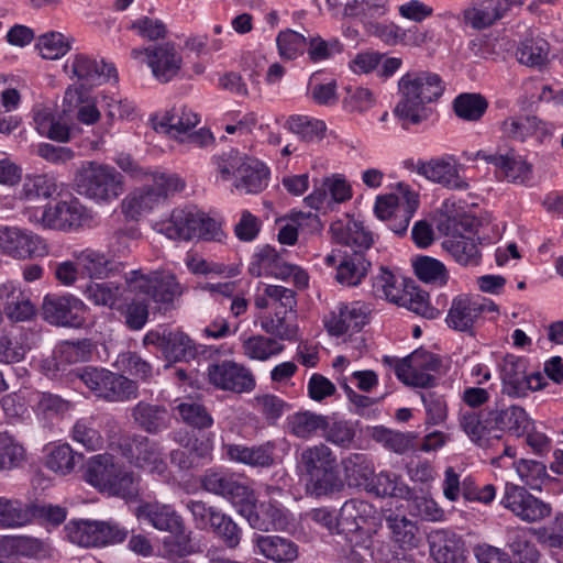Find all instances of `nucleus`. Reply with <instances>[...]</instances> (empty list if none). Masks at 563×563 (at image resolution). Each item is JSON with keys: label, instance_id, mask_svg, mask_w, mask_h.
I'll use <instances>...</instances> for the list:
<instances>
[{"label": "nucleus", "instance_id": "nucleus-7", "mask_svg": "<svg viewBox=\"0 0 563 563\" xmlns=\"http://www.w3.org/2000/svg\"><path fill=\"white\" fill-rule=\"evenodd\" d=\"M79 195L97 203H109L123 192L122 175L112 166L84 162L75 176Z\"/></svg>", "mask_w": 563, "mask_h": 563}, {"label": "nucleus", "instance_id": "nucleus-34", "mask_svg": "<svg viewBox=\"0 0 563 563\" xmlns=\"http://www.w3.org/2000/svg\"><path fill=\"white\" fill-rule=\"evenodd\" d=\"M253 542L257 554L276 563H294L299 555L298 545L279 536L256 534Z\"/></svg>", "mask_w": 563, "mask_h": 563}, {"label": "nucleus", "instance_id": "nucleus-39", "mask_svg": "<svg viewBox=\"0 0 563 563\" xmlns=\"http://www.w3.org/2000/svg\"><path fill=\"white\" fill-rule=\"evenodd\" d=\"M262 330L274 339L295 341L298 336L296 311L276 310L261 318Z\"/></svg>", "mask_w": 563, "mask_h": 563}, {"label": "nucleus", "instance_id": "nucleus-41", "mask_svg": "<svg viewBox=\"0 0 563 563\" xmlns=\"http://www.w3.org/2000/svg\"><path fill=\"white\" fill-rule=\"evenodd\" d=\"M184 286L175 275L154 274L151 299L156 303L159 312L166 313L175 308V300L184 294Z\"/></svg>", "mask_w": 563, "mask_h": 563}, {"label": "nucleus", "instance_id": "nucleus-12", "mask_svg": "<svg viewBox=\"0 0 563 563\" xmlns=\"http://www.w3.org/2000/svg\"><path fill=\"white\" fill-rule=\"evenodd\" d=\"M87 305L73 295H46L42 302V317L49 324L57 327H81Z\"/></svg>", "mask_w": 563, "mask_h": 563}, {"label": "nucleus", "instance_id": "nucleus-36", "mask_svg": "<svg viewBox=\"0 0 563 563\" xmlns=\"http://www.w3.org/2000/svg\"><path fill=\"white\" fill-rule=\"evenodd\" d=\"M82 294L93 305L112 310H122L125 301L123 284L114 282H89Z\"/></svg>", "mask_w": 563, "mask_h": 563}, {"label": "nucleus", "instance_id": "nucleus-40", "mask_svg": "<svg viewBox=\"0 0 563 563\" xmlns=\"http://www.w3.org/2000/svg\"><path fill=\"white\" fill-rule=\"evenodd\" d=\"M73 258L77 262L80 272L93 279H104L113 274V263L108 256L90 247L74 251Z\"/></svg>", "mask_w": 563, "mask_h": 563}, {"label": "nucleus", "instance_id": "nucleus-46", "mask_svg": "<svg viewBox=\"0 0 563 563\" xmlns=\"http://www.w3.org/2000/svg\"><path fill=\"white\" fill-rule=\"evenodd\" d=\"M201 347L185 332L170 330L167 336V345L164 349V356L168 361L190 362L201 353Z\"/></svg>", "mask_w": 563, "mask_h": 563}, {"label": "nucleus", "instance_id": "nucleus-5", "mask_svg": "<svg viewBox=\"0 0 563 563\" xmlns=\"http://www.w3.org/2000/svg\"><path fill=\"white\" fill-rule=\"evenodd\" d=\"M155 229L170 240L190 241L197 238L221 242L224 238L220 224L192 206L175 208L169 218L155 223Z\"/></svg>", "mask_w": 563, "mask_h": 563}, {"label": "nucleus", "instance_id": "nucleus-31", "mask_svg": "<svg viewBox=\"0 0 563 563\" xmlns=\"http://www.w3.org/2000/svg\"><path fill=\"white\" fill-rule=\"evenodd\" d=\"M253 500L251 501V511L245 510V516L250 525L261 531H285L292 521L291 514L279 503L269 500L261 505L263 518L253 512Z\"/></svg>", "mask_w": 563, "mask_h": 563}, {"label": "nucleus", "instance_id": "nucleus-14", "mask_svg": "<svg viewBox=\"0 0 563 563\" xmlns=\"http://www.w3.org/2000/svg\"><path fill=\"white\" fill-rule=\"evenodd\" d=\"M497 311L498 307L489 299L461 295L452 300L445 321L455 331L473 333L483 313Z\"/></svg>", "mask_w": 563, "mask_h": 563}, {"label": "nucleus", "instance_id": "nucleus-13", "mask_svg": "<svg viewBox=\"0 0 563 563\" xmlns=\"http://www.w3.org/2000/svg\"><path fill=\"white\" fill-rule=\"evenodd\" d=\"M441 361L434 354L419 349L405 357L395 367L396 376L408 386L428 388L435 383L430 372L439 371Z\"/></svg>", "mask_w": 563, "mask_h": 563}, {"label": "nucleus", "instance_id": "nucleus-64", "mask_svg": "<svg viewBox=\"0 0 563 563\" xmlns=\"http://www.w3.org/2000/svg\"><path fill=\"white\" fill-rule=\"evenodd\" d=\"M405 290L406 287L404 288L387 268L382 267L379 274L373 279V294L393 303L398 305Z\"/></svg>", "mask_w": 563, "mask_h": 563}, {"label": "nucleus", "instance_id": "nucleus-58", "mask_svg": "<svg viewBox=\"0 0 563 563\" xmlns=\"http://www.w3.org/2000/svg\"><path fill=\"white\" fill-rule=\"evenodd\" d=\"M487 108V100L479 93H461L453 101L456 117L470 122L479 121Z\"/></svg>", "mask_w": 563, "mask_h": 563}, {"label": "nucleus", "instance_id": "nucleus-29", "mask_svg": "<svg viewBox=\"0 0 563 563\" xmlns=\"http://www.w3.org/2000/svg\"><path fill=\"white\" fill-rule=\"evenodd\" d=\"M153 126L157 132L177 137L187 133L199 122V115L186 106H174L152 118Z\"/></svg>", "mask_w": 563, "mask_h": 563}, {"label": "nucleus", "instance_id": "nucleus-1", "mask_svg": "<svg viewBox=\"0 0 563 563\" xmlns=\"http://www.w3.org/2000/svg\"><path fill=\"white\" fill-rule=\"evenodd\" d=\"M443 90L444 86L438 74L422 70L409 71L398 81L399 99L393 113L404 129L418 125L429 119L431 109L428 104L437 101Z\"/></svg>", "mask_w": 563, "mask_h": 563}, {"label": "nucleus", "instance_id": "nucleus-26", "mask_svg": "<svg viewBox=\"0 0 563 563\" xmlns=\"http://www.w3.org/2000/svg\"><path fill=\"white\" fill-rule=\"evenodd\" d=\"M431 556L437 563H465L466 549L461 536L439 529L429 534Z\"/></svg>", "mask_w": 563, "mask_h": 563}, {"label": "nucleus", "instance_id": "nucleus-11", "mask_svg": "<svg viewBox=\"0 0 563 563\" xmlns=\"http://www.w3.org/2000/svg\"><path fill=\"white\" fill-rule=\"evenodd\" d=\"M119 453L133 466L151 472L163 470L159 444L140 433L123 434L117 443Z\"/></svg>", "mask_w": 563, "mask_h": 563}, {"label": "nucleus", "instance_id": "nucleus-61", "mask_svg": "<svg viewBox=\"0 0 563 563\" xmlns=\"http://www.w3.org/2000/svg\"><path fill=\"white\" fill-rule=\"evenodd\" d=\"M516 55L520 64L541 67L548 62L549 43L543 38H527L520 43Z\"/></svg>", "mask_w": 563, "mask_h": 563}, {"label": "nucleus", "instance_id": "nucleus-20", "mask_svg": "<svg viewBox=\"0 0 563 563\" xmlns=\"http://www.w3.org/2000/svg\"><path fill=\"white\" fill-rule=\"evenodd\" d=\"M0 302L3 313L13 323L27 322L36 317L37 309L29 288L19 282L7 280L0 285Z\"/></svg>", "mask_w": 563, "mask_h": 563}, {"label": "nucleus", "instance_id": "nucleus-55", "mask_svg": "<svg viewBox=\"0 0 563 563\" xmlns=\"http://www.w3.org/2000/svg\"><path fill=\"white\" fill-rule=\"evenodd\" d=\"M102 399L110 402H126L139 397V385L124 375L110 372Z\"/></svg>", "mask_w": 563, "mask_h": 563}, {"label": "nucleus", "instance_id": "nucleus-4", "mask_svg": "<svg viewBox=\"0 0 563 563\" xmlns=\"http://www.w3.org/2000/svg\"><path fill=\"white\" fill-rule=\"evenodd\" d=\"M142 181L144 184L126 195L121 202L122 213L132 220L153 211L185 187V183L177 175L162 172H153Z\"/></svg>", "mask_w": 563, "mask_h": 563}, {"label": "nucleus", "instance_id": "nucleus-43", "mask_svg": "<svg viewBox=\"0 0 563 563\" xmlns=\"http://www.w3.org/2000/svg\"><path fill=\"white\" fill-rule=\"evenodd\" d=\"M289 432L299 439H310L329 427L328 417L311 411H299L287 418Z\"/></svg>", "mask_w": 563, "mask_h": 563}, {"label": "nucleus", "instance_id": "nucleus-60", "mask_svg": "<svg viewBox=\"0 0 563 563\" xmlns=\"http://www.w3.org/2000/svg\"><path fill=\"white\" fill-rule=\"evenodd\" d=\"M388 11V0H351L344 5V14L355 18L364 24L378 19Z\"/></svg>", "mask_w": 563, "mask_h": 563}, {"label": "nucleus", "instance_id": "nucleus-42", "mask_svg": "<svg viewBox=\"0 0 563 563\" xmlns=\"http://www.w3.org/2000/svg\"><path fill=\"white\" fill-rule=\"evenodd\" d=\"M48 552L47 544L33 537L5 536L0 539V555H21L26 558H42Z\"/></svg>", "mask_w": 563, "mask_h": 563}, {"label": "nucleus", "instance_id": "nucleus-23", "mask_svg": "<svg viewBox=\"0 0 563 563\" xmlns=\"http://www.w3.org/2000/svg\"><path fill=\"white\" fill-rule=\"evenodd\" d=\"M130 418L136 429L152 435L166 431L173 419L164 405L146 400H140L130 408Z\"/></svg>", "mask_w": 563, "mask_h": 563}, {"label": "nucleus", "instance_id": "nucleus-45", "mask_svg": "<svg viewBox=\"0 0 563 563\" xmlns=\"http://www.w3.org/2000/svg\"><path fill=\"white\" fill-rule=\"evenodd\" d=\"M369 266L371 263L363 253L354 252L352 255H345L336 267L335 279L342 286H357L366 276Z\"/></svg>", "mask_w": 563, "mask_h": 563}, {"label": "nucleus", "instance_id": "nucleus-49", "mask_svg": "<svg viewBox=\"0 0 563 563\" xmlns=\"http://www.w3.org/2000/svg\"><path fill=\"white\" fill-rule=\"evenodd\" d=\"M70 438L88 451L100 450L103 445V438L100 432L99 419L93 416L78 419L70 430Z\"/></svg>", "mask_w": 563, "mask_h": 563}, {"label": "nucleus", "instance_id": "nucleus-27", "mask_svg": "<svg viewBox=\"0 0 563 563\" xmlns=\"http://www.w3.org/2000/svg\"><path fill=\"white\" fill-rule=\"evenodd\" d=\"M96 101L77 85L69 86L63 99V115L66 120L76 118L80 123L91 125L99 121L100 111Z\"/></svg>", "mask_w": 563, "mask_h": 563}, {"label": "nucleus", "instance_id": "nucleus-9", "mask_svg": "<svg viewBox=\"0 0 563 563\" xmlns=\"http://www.w3.org/2000/svg\"><path fill=\"white\" fill-rule=\"evenodd\" d=\"M475 159L494 166L496 177L515 185H527L532 178V165L515 148L506 145L495 151H477Z\"/></svg>", "mask_w": 563, "mask_h": 563}, {"label": "nucleus", "instance_id": "nucleus-17", "mask_svg": "<svg viewBox=\"0 0 563 563\" xmlns=\"http://www.w3.org/2000/svg\"><path fill=\"white\" fill-rule=\"evenodd\" d=\"M209 382L217 388L238 394L251 393L256 388L253 372L234 361H222L208 367Z\"/></svg>", "mask_w": 563, "mask_h": 563}, {"label": "nucleus", "instance_id": "nucleus-47", "mask_svg": "<svg viewBox=\"0 0 563 563\" xmlns=\"http://www.w3.org/2000/svg\"><path fill=\"white\" fill-rule=\"evenodd\" d=\"M373 507L365 500L350 499L343 504L338 517L340 533L354 532L371 517Z\"/></svg>", "mask_w": 563, "mask_h": 563}, {"label": "nucleus", "instance_id": "nucleus-22", "mask_svg": "<svg viewBox=\"0 0 563 563\" xmlns=\"http://www.w3.org/2000/svg\"><path fill=\"white\" fill-rule=\"evenodd\" d=\"M406 166L411 167L428 180L440 184L449 189L466 190L468 188L467 181L460 176L456 165L444 158L431 159L429 162L418 161L416 163L407 161Z\"/></svg>", "mask_w": 563, "mask_h": 563}, {"label": "nucleus", "instance_id": "nucleus-28", "mask_svg": "<svg viewBox=\"0 0 563 563\" xmlns=\"http://www.w3.org/2000/svg\"><path fill=\"white\" fill-rule=\"evenodd\" d=\"M367 321V307L361 301L340 303L325 320L330 334L342 335L345 332L358 331Z\"/></svg>", "mask_w": 563, "mask_h": 563}, {"label": "nucleus", "instance_id": "nucleus-50", "mask_svg": "<svg viewBox=\"0 0 563 563\" xmlns=\"http://www.w3.org/2000/svg\"><path fill=\"white\" fill-rule=\"evenodd\" d=\"M442 245L461 265L476 266L479 264L481 252L474 239L465 235H452L448 236Z\"/></svg>", "mask_w": 563, "mask_h": 563}, {"label": "nucleus", "instance_id": "nucleus-56", "mask_svg": "<svg viewBox=\"0 0 563 563\" xmlns=\"http://www.w3.org/2000/svg\"><path fill=\"white\" fill-rule=\"evenodd\" d=\"M285 126L298 137L307 143L317 142L324 137L327 125L323 121L308 117L295 114L290 115Z\"/></svg>", "mask_w": 563, "mask_h": 563}, {"label": "nucleus", "instance_id": "nucleus-2", "mask_svg": "<svg viewBox=\"0 0 563 563\" xmlns=\"http://www.w3.org/2000/svg\"><path fill=\"white\" fill-rule=\"evenodd\" d=\"M136 517L152 528L169 533L161 542L163 558H185L196 552L192 532L187 530L184 518L173 505L145 501L137 507Z\"/></svg>", "mask_w": 563, "mask_h": 563}, {"label": "nucleus", "instance_id": "nucleus-48", "mask_svg": "<svg viewBox=\"0 0 563 563\" xmlns=\"http://www.w3.org/2000/svg\"><path fill=\"white\" fill-rule=\"evenodd\" d=\"M92 350L93 345L88 339L62 342L54 351L56 371H65L66 365L89 361Z\"/></svg>", "mask_w": 563, "mask_h": 563}, {"label": "nucleus", "instance_id": "nucleus-30", "mask_svg": "<svg viewBox=\"0 0 563 563\" xmlns=\"http://www.w3.org/2000/svg\"><path fill=\"white\" fill-rule=\"evenodd\" d=\"M351 187L340 175L324 178L320 186L305 198V202L312 209L319 210L331 203H340L351 198Z\"/></svg>", "mask_w": 563, "mask_h": 563}, {"label": "nucleus", "instance_id": "nucleus-52", "mask_svg": "<svg viewBox=\"0 0 563 563\" xmlns=\"http://www.w3.org/2000/svg\"><path fill=\"white\" fill-rule=\"evenodd\" d=\"M365 490L378 497L409 499L411 496L410 488L402 483L397 475L388 472H380L377 475L374 474Z\"/></svg>", "mask_w": 563, "mask_h": 563}, {"label": "nucleus", "instance_id": "nucleus-19", "mask_svg": "<svg viewBox=\"0 0 563 563\" xmlns=\"http://www.w3.org/2000/svg\"><path fill=\"white\" fill-rule=\"evenodd\" d=\"M64 69L71 78H76L80 82L78 87L81 89L84 86L92 87L111 80L118 81V73L113 64L84 54H78L69 59Z\"/></svg>", "mask_w": 563, "mask_h": 563}, {"label": "nucleus", "instance_id": "nucleus-54", "mask_svg": "<svg viewBox=\"0 0 563 563\" xmlns=\"http://www.w3.org/2000/svg\"><path fill=\"white\" fill-rule=\"evenodd\" d=\"M84 455L73 450L68 443L54 445L45 456V466L59 474L68 475L75 471V467Z\"/></svg>", "mask_w": 563, "mask_h": 563}, {"label": "nucleus", "instance_id": "nucleus-24", "mask_svg": "<svg viewBox=\"0 0 563 563\" xmlns=\"http://www.w3.org/2000/svg\"><path fill=\"white\" fill-rule=\"evenodd\" d=\"M146 63L153 76L161 82H168L181 68L183 57L170 42L146 47Z\"/></svg>", "mask_w": 563, "mask_h": 563}, {"label": "nucleus", "instance_id": "nucleus-10", "mask_svg": "<svg viewBox=\"0 0 563 563\" xmlns=\"http://www.w3.org/2000/svg\"><path fill=\"white\" fill-rule=\"evenodd\" d=\"M0 254L14 260H30L45 256L47 245L30 230L0 224Z\"/></svg>", "mask_w": 563, "mask_h": 563}, {"label": "nucleus", "instance_id": "nucleus-21", "mask_svg": "<svg viewBox=\"0 0 563 563\" xmlns=\"http://www.w3.org/2000/svg\"><path fill=\"white\" fill-rule=\"evenodd\" d=\"M485 422L490 430L505 431L518 438L525 435L532 426L526 410L516 405L487 408Z\"/></svg>", "mask_w": 563, "mask_h": 563}, {"label": "nucleus", "instance_id": "nucleus-15", "mask_svg": "<svg viewBox=\"0 0 563 563\" xmlns=\"http://www.w3.org/2000/svg\"><path fill=\"white\" fill-rule=\"evenodd\" d=\"M201 486L208 493L221 496L230 500L233 505L240 506L239 512L251 511V501L254 500L252 490L233 474L208 470L200 479Z\"/></svg>", "mask_w": 563, "mask_h": 563}, {"label": "nucleus", "instance_id": "nucleus-33", "mask_svg": "<svg viewBox=\"0 0 563 563\" xmlns=\"http://www.w3.org/2000/svg\"><path fill=\"white\" fill-rule=\"evenodd\" d=\"M510 8L506 0H472L464 11V20L476 30L486 29L503 19Z\"/></svg>", "mask_w": 563, "mask_h": 563}, {"label": "nucleus", "instance_id": "nucleus-62", "mask_svg": "<svg viewBox=\"0 0 563 563\" xmlns=\"http://www.w3.org/2000/svg\"><path fill=\"white\" fill-rule=\"evenodd\" d=\"M57 188V183L53 176L46 174L26 176L20 191V197L26 200L36 198L48 199L53 197Z\"/></svg>", "mask_w": 563, "mask_h": 563}, {"label": "nucleus", "instance_id": "nucleus-37", "mask_svg": "<svg viewBox=\"0 0 563 563\" xmlns=\"http://www.w3.org/2000/svg\"><path fill=\"white\" fill-rule=\"evenodd\" d=\"M275 445L267 442L257 446L228 444L225 452L230 460L253 467H269L274 464Z\"/></svg>", "mask_w": 563, "mask_h": 563}, {"label": "nucleus", "instance_id": "nucleus-6", "mask_svg": "<svg viewBox=\"0 0 563 563\" xmlns=\"http://www.w3.org/2000/svg\"><path fill=\"white\" fill-rule=\"evenodd\" d=\"M214 164L223 181H233L245 194L261 192L268 185L269 169L256 158L230 152L217 157Z\"/></svg>", "mask_w": 563, "mask_h": 563}, {"label": "nucleus", "instance_id": "nucleus-44", "mask_svg": "<svg viewBox=\"0 0 563 563\" xmlns=\"http://www.w3.org/2000/svg\"><path fill=\"white\" fill-rule=\"evenodd\" d=\"M342 467L349 486L366 489L375 473L374 464L365 454L354 453L342 460Z\"/></svg>", "mask_w": 563, "mask_h": 563}, {"label": "nucleus", "instance_id": "nucleus-8", "mask_svg": "<svg viewBox=\"0 0 563 563\" xmlns=\"http://www.w3.org/2000/svg\"><path fill=\"white\" fill-rule=\"evenodd\" d=\"M299 466L317 495H325L339 489L335 456L325 444L306 448L300 454Z\"/></svg>", "mask_w": 563, "mask_h": 563}, {"label": "nucleus", "instance_id": "nucleus-51", "mask_svg": "<svg viewBox=\"0 0 563 563\" xmlns=\"http://www.w3.org/2000/svg\"><path fill=\"white\" fill-rule=\"evenodd\" d=\"M284 345L272 336L255 334L242 339V353L253 361H267L284 351Z\"/></svg>", "mask_w": 563, "mask_h": 563}, {"label": "nucleus", "instance_id": "nucleus-32", "mask_svg": "<svg viewBox=\"0 0 563 563\" xmlns=\"http://www.w3.org/2000/svg\"><path fill=\"white\" fill-rule=\"evenodd\" d=\"M503 391L510 397H523L531 389L525 358L507 355L501 364Z\"/></svg>", "mask_w": 563, "mask_h": 563}, {"label": "nucleus", "instance_id": "nucleus-25", "mask_svg": "<svg viewBox=\"0 0 563 563\" xmlns=\"http://www.w3.org/2000/svg\"><path fill=\"white\" fill-rule=\"evenodd\" d=\"M330 232L336 243L355 249V252L363 253L374 243L373 232L365 228L362 221L347 214L332 222Z\"/></svg>", "mask_w": 563, "mask_h": 563}, {"label": "nucleus", "instance_id": "nucleus-16", "mask_svg": "<svg viewBox=\"0 0 563 563\" xmlns=\"http://www.w3.org/2000/svg\"><path fill=\"white\" fill-rule=\"evenodd\" d=\"M500 504L526 522L540 521L550 516L552 511L550 504L534 497L525 487L512 483H506Z\"/></svg>", "mask_w": 563, "mask_h": 563}, {"label": "nucleus", "instance_id": "nucleus-63", "mask_svg": "<svg viewBox=\"0 0 563 563\" xmlns=\"http://www.w3.org/2000/svg\"><path fill=\"white\" fill-rule=\"evenodd\" d=\"M398 213L399 224L393 228L399 233H406L409 222L419 206V196L416 191L411 190L408 185L398 184Z\"/></svg>", "mask_w": 563, "mask_h": 563}, {"label": "nucleus", "instance_id": "nucleus-57", "mask_svg": "<svg viewBox=\"0 0 563 563\" xmlns=\"http://www.w3.org/2000/svg\"><path fill=\"white\" fill-rule=\"evenodd\" d=\"M31 521L29 504L0 497V529L23 527Z\"/></svg>", "mask_w": 563, "mask_h": 563}, {"label": "nucleus", "instance_id": "nucleus-35", "mask_svg": "<svg viewBox=\"0 0 563 563\" xmlns=\"http://www.w3.org/2000/svg\"><path fill=\"white\" fill-rule=\"evenodd\" d=\"M294 271L295 266L285 263L275 249L269 245L262 247L254 254L249 266L250 274L255 277L273 276L286 279L291 276Z\"/></svg>", "mask_w": 563, "mask_h": 563}, {"label": "nucleus", "instance_id": "nucleus-3", "mask_svg": "<svg viewBox=\"0 0 563 563\" xmlns=\"http://www.w3.org/2000/svg\"><path fill=\"white\" fill-rule=\"evenodd\" d=\"M82 477L98 492L124 500H135L141 490L140 476L108 453L91 456L84 466Z\"/></svg>", "mask_w": 563, "mask_h": 563}, {"label": "nucleus", "instance_id": "nucleus-59", "mask_svg": "<svg viewBox=\"0 0 563 563\" xmlns=\"http://www.w3.org/2000/svg\"><path fill=\"white\" fill-rule=\"evenodd\" d=\"M33 119L36 130L41 135L58 142L69 140V128L65 123L57 121L49 108H36Z\"/></svg>", "mask_w": 563, "mask_h": 563}, {"label": "nucleus", "instance_id": "nucleus-53", "mask_svg": "<svg viewBox=\"0 0 563 563\" xmlns=\"http://www.w3.org/2000/svg\"><path fill=\"white\" fill-rule=\"evenodd\" d=\"M541 123L537 117L511 115L501 122L500 130L504 137L525 142L541 129Z\"/></svg>", "mask_w": 563, "mask_h": 563}, {"label": "nucleus", "instance_id": "nucleus-18", "mask_svg": "<svg viewBox=\"0 0 563 563\" xmlns=\"http://www.w3.org/2000/svg\"><path fill=\"white\" fill-rule=\"evenodd\" d=\"M89 220V210L77 198L46 206L41 217L44 228L64 232L76 231Z\"/></svg>", "mask_w": 563, "mask_h": 563}, {"label": "nucleus", "instance_id": "nucleus-38", "mask_svg": "<svg viewBox=\"0 0 563 563\" xmlns=\"http://www.w3.org/2000/svg\"><path fill=\"white\" fill-rule=\"evenodd\" d=\"M386 527L390 540L404 550H411L419 545V528L417 523L404 515L393 514L385 516Z\"/></svg>", "mask_w": 563, "mask_h": 563}]
</instances>
